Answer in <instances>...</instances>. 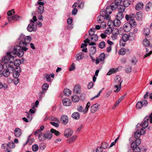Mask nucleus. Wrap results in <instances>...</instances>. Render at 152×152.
Returning a JSON list of instances; mask_svg holds the SVG:
<instances>
[{"instance_id":"obj_62","label":"nucleus","mask_w":152,"mask_h":152,"mask_svg":"<svg viewBox=\"0 0 152 152\" xmlns=\"http://www.w3.org/2000/svg\"><path fill=\"white\" fill-rule=\"evenodd\" d=\"M103 149V148L101 146H99L97 147L96 150V152H102Z\"/></svg>"},{"instance_id":"obj_46","label":"nucleus","mask_w":152,"mask_h":152,"mask_svg":"<svg viewBox=\"0 0 152 152\" xmlns=\"http://www.w3.org/2000/svg\"><path fill=\"white\" fill-rule=\"evenodd\" d=\"M125 7H124L120 6L118 8V12L123 13L125 11Z\"/></svg>"},{"instance_id":"obj_26","label":"nucleus","mask_w":152,"mask_h":152,"mask_svg":"<svg viewBox=\"0 0 152 152\" xmlns=\"http://www.w3.org/2000/svg\"><path fill=\"white\" fill-rule=\"evenodd\" d=\"M144 119V121L142 124V126L143 128L145 129L148 126V118L146 116Z\"/></svg>"},{"instance_id":"obj_35","label":"nucleus","mask_w":152,"mask_h":152,"mask_svg":"<svg viewBox=\"0 0 152 152\" xmlns=\"http://www.w3.org/2000/svg\"><path fill=\"white\" fill-rule=\"evenodd\" d=\"M143 45L145 47H148L150 45L149 41L145 38L143 40Z\"/></svg>"},{"instance_id":"obj_1","label":"nucleus","mask_w":152,"mask_h":152,"mask_svg":"<svg viewBox=\"0 0 152 152\" xmlns=\"http://www.w3.org/2000/svg\"><path fill=\"white\" fill-rule=\"evenodd\" d=\"M17 55L16 52L12 51L11 52H7V56L3 57L2 58L3 61L4 63V68H6L11 73L13 72L15 69V67H16V65L19 66L21 63L20 60H16L14 62L10 61L11 59L13 60L15 57Z\"/></svg>"},{"instance_id":"obj_42","label":"nucleus","mask_w":152,"mask_h":152,"mask_svg":"<svg viewBox=\"0 0 152 152\" xmlns=\"http://www.w3.org/2000/svg\"><path fill=\"white\" fill-rule=\"evenodd\" d=\"M152 7V3L150 2H148L145 6V9L147 11H148L149 9Z\"/></svg>"},{"instance_id":"obj_34","label":"nucleus","mask_w":152,"mask_h":152,"mask_svg":"<svg viewBox=\"0 0 152 152\" xmlns=\"http://www.w3.org/2000/svg\"><path fill=\"white\" fill-rule=\"evenodd\" d=\"M105 12L107 15H109L112 13V10H111V7L110 6H108L107 7L105 10Z\"/></svg>"},{"instance_id":"obj_22","label":"nucleus","mask_w":152,"mask_h":152,"mask_svg":"<svg viewBox=\"0 0 152 152\" xmlns=\"http://www.w3.org/2000/svg\"><path fill=\"white\" fill-rule=\"evenodd\" d=\"M80 115L78 112H75L72 115V117L74 119L79 120L80 118Z\"/></svg>"},{"instance_id":"obj_20","label":"nucleus","mask_w":152,"mask_h":152,"mask_svg":"<svg viewBox=\"0 0 152 152\" xmlns=\"http://www.w3.org/2000/svg\"><path fill=\"white\" fill-rule=\"evenodd\" d=\"M84 57V54L82 52H80L76 55L75 58L77 61L83 59Z\"/></svg>"},{"instance_id":"obj_61","label":"nucleus","mask_w":152,"mask_h":152,"mask_svg":"<svg viewBox=\"0 0 152 152\" xmlns=\"http://www.w3.org/2000/svg\"><path fill=\"white\" fill-rule=\"evenodd\" d=\"M26 116H27L28 120L30 121L31 120L32 118V115L31 114L29 113L26 112Z\"/></svg>"},{"instance_id":"obj_13","label":"nucleus","mask_w":152,"mask_h":152,"mask_svg":"<svg viewBox=\"0 0 152 152\" xmlns=\"http://www.w3.org/2000/svg\"><path fill=\"white\" fill-rule=\"evenodd\" d=\"M73 133V131L70 129H66L64 132V135L66 137H67L70 136H71Z\"/></svg>"},{"instance_id":"obj_15","label":"nucleus","mask_w":152,"mask_h":152,"mask_svg":"<svg viewBox=\"0 0 152 152\" xmlns=\"http://www.w3.org/2000/svg\"><path fill=\"white\" fill-rule=\"evenodd\" d=\"M62 102L64 105L68 106L71 105V102L70 99L66 98L63 99Z\"/></svg>"},{"instance_id":"obj_53","label":"nucleus","mask_w":152,"mask_h":152,"mask_svg":"<svg viewBox=\"0 0 152 152\" xmlns=\"http://www.w3.org/2000/svg\"><path fill=\"white\" fill-rule=\"evenodd\" d=\"M77 138L76 135H74L69 139L68 140V142H71L74 141Z\"/></svg>"},{"instance_id":"obj_31","label":"nucleus","mask_w":152,"mask_h":152,"mask_svg":"<svg viewBox=\"0 0 152 152\" xmlns=\"http://www.w3.org/2000/svg\"><path fill=\"white\" fill-rule=\"evenodd\" d=\"M72 101L74 102H77L79 100V97L76 95H74L72 96Z\"/></svg>"},{"instance_id":"obj_9","label":"nucleus","mask_w":152,"mask_h":152,"mask_svg":"<svg viewBox=\"0 0 152 152\" xmlns=\"http://www.w3.org/2000/svg\"><path fill=\"white\" fill-rule=\"evenodd\" d=\"M112 35L111 36V38L113 40H114L117 39V36L119 34L118 30L116 28H114L112 30Z\"/></svg>"},{"instance_id":"obj_29","label":"nucleus","mask_w":152,"mask_h":152,"mask_svg":"<svg viewBox=\"0 0 152 152\" xmlns=\"http://www.w3.org/2000/svg\"><path fill=\"white\" fill-rule=\"evenodd\" d=\"M129 38V36L125 34L122 35L121 40L124 42H126L128 40Z\"/></svg>"},{"instance_id":"obj_52","label":"nucleus","mask_w":152,"mask_h":152,"mask_svg":"<svg viewBox=\"0 0 152 152\" xmlns=\"http://www.w3.org/2000/svg\"><path fill=\"white\" fill-rule=\"evenodd\" d=\"M39 146L37 144H34L32 145V149L33 151H37L38 150Z\"/></svg>"},{"instance_id":"obj_17","label":"nucleus","mask_w":152,"mask_h":152,"mask_svg":"<svg viewBox=\"0 0 152 152\" xmlns=\"http://www.w3.org/2000/svg\"><path fill=\"white\" fill-rule=\"evenodd\" d=\"M99 106V104L98 103L95 104L93 105L91 107V111L92 113H94L97 111L98 109V107Z\"/></svg>"},{"instance_id":"obj_50","label":"nucleus","mask_w":152,"mask_h":152,"mask_svg":"<svg viewBox=\"0 0 152 152\" xmlns=\"http://www.w3.org/2000/svg\"><path fill=\"white\" fill-rule=\"evenodd\" d=\"M126 53V49L124 48L121 49L118 52L119 54L122 55H124Z\"/></svg>"},{"instance_id":"obj_16","label":"nucleus","mask_w":152,"mask_h":152,"mask_svg":"<svg viewBox=\"0 0 152 152\" xmlns=\"http://www.w3.org/2000/svg\"><path fill=\"white\" fill-rule=\"evenodd\" d=\"M61 121L64 125H66L68 122V118L67 116L63 115L61 117Z\"/></svg>"},{"instance_id":"obj_14","label":"nucleus","mask_w":152,"mask_h":152,"mask_svg":"<svg viewBox=\"0 0 152 152\" xmlns=\"http://www.w3.org/2000/svg\"><path fill=\"white\" fill-rule=\"evenodd\" d=\"M131 147L133 150L134 152H140L141 149L138 147L135 146V143L134 142L132 143L131 144Z\"/></svg>"},{"instance_id":"obj_11","label":"nucleus","mask_w":152,"mask_h":152,"mask_svg":"<svg viewBox=\"0 0 152 152\" xmlns=\"http://www.w3.org/2000/svg\"><path fill=\"white\" fill-rule=\"evenodd\" d=\"M37 28L36 26H35L34 24H29L27 27V29L29 32H31L32 31H35L37 30Z\"/></svg>"},{"instance_id":"obj_60","label":"nucleus","mask_w":152,"mask_h":152,"mask_svg":"<svg viewBox=\"0 0 152 152\" xmlns=\"http://www.w3.org/2000/svg\"><path fill=\"white\" fill-rule=\"evenodd\" d=\"M31 134L28 137V140L27 141L26 143H28L29 145L31 144L32 142H33V141L32 140H30V137Z\"/></svg>"},{"instance_id":"obj_6","label":"nucleus","mask_w":152,"mask_h":152,"mask_svg":"<svg viewBox=\"0 0 152 152\" xmlns=\"http://www.w3.org/2000/svg\"><path fill=\"white\" fill-rule=\"evenodd\" d=\"M134 15L133 13L126 14L125 16L126 20L128 21H129V23H131V25H137V23L134 20Z\"/></svg>"},{"instance_id":"obj_21","label":"nucleus","mask_w":152,"mask_h":152,"mask_svg":"<svg viewBox=\"0 0 152 152\" xmlns=\"http://www.w3.org/2000/svg\"><path fill=\"white\" fill-rule=\"evenodd\" d=\"M45 139H50L52 136V134L51 132L49 131H46L45 132Z\"/></svg>"},{"instance_id":"obj_40","label":"nucleus","mask_w":152,"mask_h":152,"mask_svg":"<svg viewBox=\"0 0 152 152\" xmlns=\"http://www.w3.org/2000/svg\"><path fill=\"white\" fill-rule=\"evenodd\" d=\"M45 91H40L39 94V99H42V98L45 96Z\"/></svg>"},{"instance_id":"obj_2","label":"nucleus","mask_w":152,"mask_h":152,"mask_svg":"<svg viewBox=\"0 0 152 152\" xmlns=\"http://www.w3.org/2000/svg\"><path fill=\"white\" fill-rule=\"evenodd\" d=\"M31 37L30 36L25 37L22 35L20 37L19 39L20 40L19 45L15 46L14 48V51L16 52L17 56L22 57L24 55V52H26L28 50V44L30 42Z\"/></svg>"},{"instance_id":"obj_36","label":"nucleus","mask_w":152,"mask_h":152,"mask_svg":"<svg viewBox=\"0 0 152 152\" xmlns=\"http://www.w3.org/2000/svg\"><path fill=\"white\" fill-rule=\"evenodd\" d=\"M123 4L125 7H128L130 4V2L129 0H124L123 2Z\"/></svg>"},{"instance_id":"obj_63","label":"nucleus","mask_w":152,"mask_h":152,"mask_svg":"<svg viewBox=\"0 0 152 152\" xmlns=\"http://www.w3.org/2000/svg\"><path fill=\"white\" fill-rule=\"evenodd\" d=\"M129 37H131L132 38V39H135V34H134L133 32H130L129 33Z\"/></svg>"},{"instance_id":"obj_33","label":"nucleus","mask_w":152,"mask_h":152,"mask_svg":"<svg viewBox=\"0 0 152 152\" xmlns=\"http://www.w3.org/2000/svg\"><path fill=\"white\" fill-rule=\"evenodd\" d=\"M150 29L148 28H145L143 31V34L146 37L149 35L150 34Z\"/></svg>"},{"instance_id":"obj_51","label":"nucleus","mask_w":152,"mask_h":152,"mask_svg":"<svg viewBox=\"0 0 152 152\" xmlns=\"http://www.w3.org/2000/svg\"><path fill=\"white\" fill-rule=\"evenodd\" d=\"M96 47L94 46H92L91 47L90 52L91 54H93L95 53L96 52Z\"/></svg>"},{"instance_id":"obj_8","label":"nucleus","mask_w":152,"mask_h":152,"mask_svg":"<svg viewBox=\"0 0 152 152\" xmlns=\"http://www.w3.org/2000/svg\"><path fill=\"white\" fill-rule=\"evenodd\" d=\"M21 71V69L20 67L16 65V67H15V71L12 72L13 76L15 78H18L20 75V73Z\"/></svg>"},{"instance_id":"obj_24","label":"nucleus","mask_w":152,"mask_h":152,"mask_svg":"<svg viewBox=\"0 0 152 152\" xmlns=\"http://www.w3.org/2000/svg\"><path fill=\"white\" fill-rule=\"evenodd\" d=\"M77 3L75 2L72 6V7L73 8V9L72 11V14L73 15H75L77 12V9L76 8L77 7Z\"/></svg>"},{"instance_id":"obj_49","label":"nucleus","mask_w":152,"mask_h":152,"mask_svg":"<svg viewBox=\"0 0 152 152\" xmlns=\"http://www.w3.org/2000/svg\"><path fill=\"white\" fill-rule=\"evenodd\" d=\"M112 30L111 27H110L107 28L104 32L105 34H109L112 32Z\"/></svg>"},{"instance_id":"obj_38","label":"nucleus","mask_w":152,"mask_h":152,"mask_svg":"<svg viewBox=\"0 0 152 152\" xmlns=\"http://www.w3.org/2000/svg\"><path fill=\"white\" fill-rule=\"evenodd\" d=\"M117 70H117V69H115L114 68L110 69L107 73V75H110L112 74L115 73L117 72Z\"/></svg>"},{"instance_id":"obj_47","label":"nucleus","mask_w":152,"mask_h":152,"mask_svg":"<svg viewBox=\"0 0 152 152\" xmlns=\"http://www.w3.org/2000/svg\"><path fill=\"white\" fill-rule=\"evenodd\" d=\"M105 42L102 41L99 44L98 47L101 49H103L105 46Z\"/></svg>"},{"instance_id":"obj_19","label":"nucleus","mask_w":152,"mask_h":152,"mask_svg":"<svg viewBox=\"0 0 152 152\" xmlns=\"http://www.w3.org/2000/svg\"><path fill=\"white\" fill-rule=\"evenodd\" d=\"M22 132L21 129L18 128L15 129L14 131V134L15 136L16 137H19L20 136Z\"/></svg>"},{"instance_id":"obj_57","label":"nucleus","mask_w":152,"mask_h":152,"mask_svg":"<svg viewBox=\"0 0 152 152\" xmlns=\"http://www.w3.org/2000/svg\"><path fill=\"white\" fill-rule=\"evenodd\" d=\"M71 92V91L69 89H66L64 90V93L66 96H69Z\"/></svg>"},{"instance_id":"obj_18","label":"nucleus","mask_w":152,"mask_h":152,"mask_svg":"<svg viewBox=\"0 0 152 152\" xmlns=\"http://www.w3.org/2000/svg\"><path fill=\"white\" fill-rule=\"evenodd\" d=\"M102 10L100 11V15L103 16L104 18H105L107 20H109L110 19V18L109 15H107L106 13L105 10Z\"/></svg>"},{"instance_id":"obj_28","label":"nucleus","mask_w":152,"mask_h":152,"mask_svg":"<svg viewBox=\"0 0 152 152\" xmlns=\"http://www.w3.org/2000/svg\"><path fill=\"white\" fill-rule=\"evenodd\" d=\"M120 20L117 18L114 20L113 21V25L116 27L119 26L121 24V23Z\"/></svg>"},{"instance_id":"obj_7","label":"nucleus","mask_w":152,"mask_h":152,"mask_svg":"<svg viewBox=\"0 0 152 152\" xmlns=\"http://www.w3.org/2000/svg\"><path fill=\"white\" fill-rule=\"evenodd\" d=\"M136 25H131V23L127 22L124 25L123 29L125 32H128L131 30L132 27H134Z\"/></svg>"},{"instance_id":"obj_23","label":"nucleus","mask_w":152,"mask_h":152,"mask_svg":"<svg viewBox=\"0 0 152 152\" xmlns=\"http://www.w3.org/2000/svg\"><path fill=\"white\" fill-rule=\"evenodd\" d=\"M80 91V86L79 85H77L74 87L73 92L76 94H79Z\"/></svg>"},{"instance_id":"obj_5","label":"nucleus","mask_w":152,"mask_h":152,"mask_svg":"<svg viewBox=\"0 0 152 152\" xmlns=\"http://www.w3.org/2000/svg\"><path fill=\"white\" fill-rule=\"evenodd\" d=\"M15 13L14 10L13 9L9 11L8 12L7 14L8 16V19L9 20H18L19 18V17L16 14H14L12 16L13 14Z\"/></svg>"},{"instance_id":"obj_30","label":"nucleus","mask_w":152,"mask_h":152,"mask_svg":"<svg viewBox=\"0 0 152 152\" xmlns=\"http://www.w3.org/2000/svg\"><path fill=\"white\" fill-rule=\"evenodd\" d=\"M38 139L40 141H43L45 140V133H40L38 135Z\"/></svg>"},{"instance_id":"obj_45","label":"nucleus","mask_w":152,"mask_h":152,"mask_svg":"<svg viewBox=\"0 0 152 152\" xmlns=\"http://www.w3.org/2000/svg\"><path fill=\"white\" fill-rule=\"evenodd\" d=\"M50 130L52 134V133H54L57 136L59 135L60 134L59 132L53 129H51Z\"/></svg>"},{"instance_id":"obj_25","label":"nucleus","mask_w":152,"mask_h":152,"mask_svg":"<svg viewBox=\"0 0 152 152\" xmlns=\"http://www.w3.org/2000/svg\"><path fill=\"white\" fill-rule=\"evenodd\" d=\"M143 4L142 2H139L136 5L135 8L137 10H140L143 8Z\"/></svg>"},{"instance_id":"obj_56","label":"nucleus","mask_w":152,"mask_h":152,"mask_svg":"<svg viewBox=\"0 0 152 152\" xmlns=\"http://www.w3.org/2000/svg\"><path fill=\"white\" fill-rule=\"evenodd\" d=\"M104 89V88H103L102 89V90H101L100 91H99V93H98V94L96 95L94 97H93L91 98V100H93L95 98H96L98 97L100 95L101 93H102V92L103 90Z\"/></svg>"},{"instance_id":"obj_39","label":"nucleus","mask_w":152,"mask_h":152,"mask_svg":"<svg viewBox=\"0 0 152 152\" xmlns=\"http://www.w3.org/2000/svg\"><path fill=\"white\" fill-rule=\"evenodd\" d=\"M49 87V85L48 83H44L42 86V91H45L48 89Z\"/></svg>"},{"instance_id":"obj_32","label":"nucleus","mask_w":152,"mask_h":152,"mask_svg":"<svg viewBox=\"0 0 152 152\" xmlns=\"http://www.w3.org/2000/svg\"><path fill=\"white\" fill-rule=\"evenodd\" d=\"M44 7L43 6H39L37 9V12L39 14H42L44 12Z\"/></svg>"},{"instance_id":"obj_41","label":"nucleus","mask_w":152,"mask_h":152,"mask_svg":"<svg viewBox=\"0 0 152 152\" xmlns=\"http://www.w3.org/2000/svg\"><path fill=\"white\" fill-rule=\"evenodd\" d=\"M96 29L94 28H91L89 31V34L91 36H92L94 34Z\"/></svg>"},{"instance_id":"obj_54","label":"nucleus","mask_w":152,"mask_h":152,"mask_svg":"<svg viewBox=\"0 0 152 152\" xmlns=\"http://www.w3.org/2000/svg\"><path fill=\"white\" fill-rule=\"evenodd\" d=\"M142 102L141 101H139L136 104V107L137 108L140 109L142 107Z\"/></svg>"},{"instance_id":"obj_27","label":"nucleus","mask_w":152,"mask_h":152,"mask_svg":"<svg viewBox=\"0 0 152 152\" xmlns=\"http://www.w3.org/2000/svg\"><path fill=\"white\" fill-rule=\"evenodd\" d=\"M4 70L3 72V74L4 76L5 77H8L10 75V73H11L9 70L6 69V68H4Z\"/></svg>"},{"instance_id":"obj_48","label":"nucleus","mask_w":152,"mask_h":152,"mask_svg":"<svg viewBox=\"0 0 152 152\" xmlns=\"http://www.w3.org/2000/svg\"><path fill=\"white\" fill-rule=\"evenodd\" d=\"M101 146L103 149H106L108 147L109 145L108 143L104 142L102 143Z\"/></svg>"},{"instance_id":"obj_59","label":"nucleus","mask_w":152,"mask_h":152,"mask_svg":"<svg viewBox=\"0 0 152 152\" xmlns=\"http://www.w3.org/2000/svg\"><path fill=\"white\" fill-rule=\"evenodd\" d=\"M91 40L96 42L98 39V37L96 34H94L91 37Z\"/></svg>"},{"instance_id":"obj_37","label":"nucleus","mask_w":152,"mask_h":152,"mask_svg":"<svg viewBox=\"0 0 152 152\" xmlns=\"http://www.w3.org/2000/svg\"><path fill=\"white\" fill-rule=\"evenodd\" d=\"M117 18L121 20L124 18V15L122 13L118 12L116 15Z\"/></svg>"},{"instance_id":"obj_43","label":"nucleus","mask_w":152,"mask_h":152,"mask_svg":"<svg viewBox=\"0 0 152 152\" xmlns=\"http://www.w3.org/2000/svg\"><path fill=\"white\" fill-rule=\"evenodd\" d=\"M106 18L102 15H100L98 16L97 20L99 23H101V22L104 21V19Z\"/></svg>"},{"instance_id":"obj_64","label":"nucleus","mask_w":152,"mask_h":152,"mask_svg":"<svg viewBox=\"0 0 152 152\" xmlns=\"http://www.w3.org/2000/svg\"><path fill=\"white\" fill-rule=\"evenodd\" d=\"M77 5H78V7L80 9H82L83 8L84 6V3L83 2H81L80 3H79V4H78L77 3Z\"/></svg>"},{"instance_id":"obj_4","label":"nucleus","mask_w":152,"mask_h":152,"mask_svg":"<svg viewBox=\"0 0 152 152\" xmlns=\"http://www.w3.org/2000/svg\"><path fill=\"white\" fill-rule=\"evenodd\" d=\"M143 129L142 128L141 129V131H137L135 133V134L134 135V137L135 139H136V140L135 141L133 142L132 143L134 142L135 143V146L136 145V146H138L141 143V141L140 139H139V137H140L141 133V131H143Z\"/></svg>"},{"instance_id":"obj_44","label":"nucleus","mask_w":152,"mask_h":152,"mask_svg":"<svg viewBox=\"0 0 152 152\" xmlns=\"http://www.w3.org/2000/svg\"><path fill=\"white\" fill-rule=\"evenodd\" d=\"M48 119L49 120L53 121L56 122H59V120L57 118L53 116L49 117Z\"/></svg>"},{"instance_id":"obj_58","label":"nucleus","mask_w":152,"mask_h":152,"mask_svg":"<svg viewBox=\"0 0 152 152\" xmlns=\"http://www.w3.org/2000/svg\"><path fill=\"white\" fill-rule=\"evenodd\" d=\"M7 145L8 147L10 148H14L15 146V145L13 142H9L8 144H7Z\"/></svg>"},{"instance_id":"obj_3","label":"nucleus","mask_w":152,"mask_h":152,"mask_svg":"<svg viewBox=\"0 0 152 152\" xmlns=\"http://www.w3.org/2000/svg\"><path fill=\"white\" fill-rule=\"evenodd\" d=\"M122 82V81H121V78L119 76L117 75L115 76L114 83V87L113 90L115 92L118 93L121 90Z\"/></svg>"},{"instance_id":"obj_10","label":"nucleus","mask_w":152,"mask_h":152,"mask_svg":"<svg viewBox=\"0 0 152 152\" xmlns=\"http://www.w3.org/2000/svg\"><path fill=\"white\" fill-rule=\"evenodd\" d=\"M105 58V55L104 53L101 54L98 57V58H97L95 60L96 63L98 64L99 63L100 61H103L104 60Z\"/></svg>"},{"instance_id":"obj_55","label":"nucleus","mask_w":152,"mask_h":152,"mask_svg":"<svg viewBox=\"0 0 152 152\" xmlns=\"http://www.w3.org/2000/svg\"><path fill=\"white\" fill-rule=\"evenodd\" d=\"M124 96H121L118 100H117L115 103V107H116L117 106L118 104H119L120 102L123 99L124 97Z\"/></svg>"},{"instance_id":"obj_12","label":"nucleus","mask_w":152,"mask_h":152,"mask_svg":"<svg viewBox=\"0 0 152 152\" xmlns=\"http://www.w3.org/2000/svg\"><path fill=\"white\" fill-rule=\"evenodd\" d=\"M115 2L114 3H112L111 6H110L111 7V9L112 10H115L118 7V5L120 4L121 3L122 1L121 0H119V1H117L116 0H115Z\"/></svg>"}]
</instances>
